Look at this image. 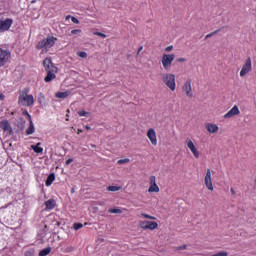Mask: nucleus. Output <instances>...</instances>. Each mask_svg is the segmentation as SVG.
<instances>
[{
	"mask_svg": "<svg viewBox=\"0 0 256 256\" xmlns=\"http://www.w3.org/2000/svg\"><path fill=\"white\" fill-rule=\"evenodd\" d=\"M56 42H57V38H55L53 36H48V37L40 40L38 42L36 48L38 50H41L42 53H47V51H49V49H51V47H53Z\"/></svg>",
	"mask_w": 256,
	"mask_h": 256,
	"instance_id": "obj_1",
	"label": "nucleus"
},
{
	"mask_svg": "<svg viewBox=\"0 0 256 256\" xmlns=\"http://www.w3.org/2000/svg\"><path fill=\"white\" fill-rule=\"evenodd\" d=\"M18 104L21 107H33L35 105V98L31 94H27V91H24L18 98Z\"/></svg>",
	"mask_w": 256,
	"mask_h": 256,
	"instance_id": "obj_2",
	"label": "nucleus"
},
{
	"mask_svg": "<svg viewBox=\"0 0 256 256\" xmlns=\"http://www.w3.org/2000/svg\"><path fill=\"white\" fill-rule=\"evenodd\" d=\"M162 81L169 90L175 91L177 89V83L175 82V74L165 73L161 75Z\"/></svg>",
	"mask_w": 256,
	"mask_h": 256,
	"instance_id": "obj_3",
	"label": "nucleus"
},
{
	"mask_svg": "<svg viewBox=\"0 0 256 256\" xmlns=\"http://www.w3.org/2000/svg\"><path fill=\"white\" fill-rule=\"evenodd\" d=\"M162 67L165 71H169L175 61V54H163L162 55Z\"/></svg>",
	"mask_w": 256,
	"mask_h": 256,
	"instance_id": "obj_4",
	"label": "nucleus"
},
{
	"mask_svg": "<svg viewBox=\"0 0 256 256\" xmlns=\"http://www.w3.org/2000/svg\"><path fill=\"white\" fill-rule=\"evenodd\" d=\"M253 69V63L251 62V58H247L242 69L240 71V77H245L248 73H251Z\"/></svg>",
	"mask_w": 256,
	"mask_h": 256,
	"instance_id": "obj_5",
	"label": "nucleus"
},
{
	"mask_svg": "<svg viewBox=\"0 0 256 256\" xmlns=\"http://www.w3.org/2000/svg\"><path fill=\"white\" fill-rule=\"evenodd\" d=\"M139 227L141 229H149L150 231H155L159 227V224L157 222L153 221H140Z\"/></svg>",
	"mask_w": 256,
	"mask_h": 256,
	"instance_id": "obj_6",
	"label": "nucleus"
},
{
	"mask_svg": "<svg viewBox=\"0 0 256 256\" xmlns=\"http://www.w3.org/2000/svg\"><path fill=\"white\" fill-rule=\"evenodd\" d=\"M204 183L208 191H213V178L211 177V169L206 170V175L204 177Z\"/></svg>",
	"mask_w": 256,
	"mask_h": 256,
	"instance_id": "obj_7",
	"label": "nucleus"
},
{
	"mask_svg": "<svg viewBox=\"0 0 256 256\" xmlns=\"http://www.w3.org/2000/svg\"><path fill=\"white\" fill-rule=\"evenodd\" d=\"M13 25V19L7 18L5 20H0V31L1 33H5V31H9L11 26Z\"/></svg>",
	"mask_w": 256,
	"mask_h": 256,
	"instance_id": "obj_8",
	"label": "nucleus"
},
{
	"mask_svg": "<svg viewBox=\"0 0 256 256\" xmlns=\"http://www.w3.org/2000/svg\"><path fill=\"white\" fill-rule=\"evenodd\" d=\"M11 58V54L4 49L0 48V67H3Z\"/></svg>",
	"mask_w": 256,
	"mask_h": 256,
	"instance_id": "obj_9",
	"label": "nucleus"
},
{
	"mask_svg": "<svg viewBox=\"0 0 256 256\" xmlns=\"http://www.w3.org/2000/svg\"><path fill=\"white\" fill-rule=\"evenodd\" d=\"M43 65L47 72L52 71L53 73H57V67L53 65V61L51 60V58H45L43 61Z\"/></svg>",
	"mask_w": 256,
	"mask_h": 256,
	"instance_id": "obj_10",
	"label": "nucleus"
},
{
	"mask_svg": "<svg viewBox=\"0 0 256 256\" xmlns=\"http://www.w3.org/2000/svg\"><path fill=\"white\" fill-rule=\"evenodd\" d=\"M185 143H186L188 149L194 155V157L196 159H199V151L197 150V147H195V144L192 142V140L187 138Z\"/></svg>",
	"mask_w": 256,
	"mask_h": 256,
	"instance_id": "obj_11",
	"label": "nucleus"
},
{
	"mask_svg": "<svg viewBox=\"0 0 256 256\" xmlns=\"http://www.w3.org/2000/svg\"><path fill=\"white\" fill-rule=\"evenodd\" d=\"M236 115H241V111L237 105L233 106L232 109L224 115V119H231L236 117Z\"/></svg>",
	"mask_w": 256,
	"mask_h": 256,
	"instance_id": "obj_12",
	"label": "nucleus"
},
{
	"mask_svg": "<svg viewBox=\"0 0 256 256\" xmlns=\"http://www.w3.org/2000/svg\"><path fill=\"white\" fill-rule=\"evenodd\" d=\"M147 137L152 145H157V132H155V129L150 128L147 132Z\"/></svg>",
	"mask_w": 256,
	"mask_h": 256,
	"instance_id": "obj_13",
	"label": "nucleus"
},
{
	"mask_svg": "<svg viewBox=\"0 0 256 256\" xmlns=\"http://www.w3.org/2000/svg\"><path fill=\"white\" fill-rule=\"evenodd\" d=\"M183 91L187 97H193V88L191 87V80H188L183 85Z\"/></svg>",
	"mask_w": 256,
	"mask_h": 256,
	"instance_id": "obj_14",
	"label": "nucleus"
},
{
	"mask_svg": "<svg viewBox=\"0 0 256 256\" xmlns=\"http://www.w3.org/2000/svg\"><path fill=\"white\" fill-rule=\"evenodd\" d=\"M0 128L8 132L10 135L13 133V128H11V124H9L8 120H2L0 122Z\"/></svg>",
	"mask_w": 256,
	"mask_h": 256,
	"instance_id": "obj_15",
	"label": "nucleus"
},
{
	"mask_svg": "<svg viewBox=\"0 0 256 256\" xmlns=\"http://www.w3.org/2000/svg\"><path fill=\"white\" fill-rule=\"evenodd\" d=\"M208 133H217L219 131V126L217 124H211V123H207L205 125Z\"/></svg>",
	"mask_w": 256,
	"mask_h": 256,
	"instance_id": "obj_16",
	"label": "nucleus"
},
{
	"mask_svg": "<svg viewBox=\"0 0 256 256\" xmlns=\"http://www.w3.org/2000/svg\"><path fill=\"white\" fill-rule=\"evenodd\" d=\"M57 72L48 71L47 76L44 78L45 83H51L53 79H55Z\"/></svg>",
	"mask_w": 256,
	"mask_h": 256,
	"instance_id": "obj_17",
	"label": "nucleus"
},
{
	"mask_svg": "<svg viewBox=\"0 0 256 256\" xmlns=\"http://www.w3.org/2000/svg\"><path fill=\"white\" fill-rule=\"evenodd\" d=\"M71 95L70 91H65V92H57L55 94L56 99H67L68 96Z\"/></svg>",
	"mask_w": 256,
	"mask_h": 256,
	"instance_id": "obj_18",
	"label": "nucleus"
},
{
	"mask_svg": "<svg viewBox=\"0 0 256 256\" xmlns=\"http://www.w3.org/2000/svg\"><path fill=\"white\" fill-rule=\"evenodd\" d=\"M53 181H55V173H51L45 182L46 187H51V185H53Z\"/></svg>",
	"mask_w": 256,
	"mask_h": 256,
	"instance_id": "obj_19",
	"label": "nucleus"
},
{
	"mask_svg": "<svg viewBox=\"0 0 256 256\" xmlns=\"http://www.w3.org/2000/svg\"><path fill=\"white\" fill-rule=\"evenodd\" d=\"M45 205H46V209L48 211H51V209H55L56 202H55V200L50 199V200L45 202Z\"/></svg>",
	"mask_w": 256,
	"mask_h": 256,
	"instance_id": "obj_20",
	"label": "nucleus"
},
{
	"mask_svg": "<svg viewBox=\"0 0 256 256\" xmlns=\"http://www.w3.org/2000/svg\"><path fill=\"white\" fill-rule=\"evenodd\" d=\"M31 149H33V151L35 153H43V148L41 147V142H38L36 145H31Z\"/></svg>",
	"mask_w": 256,
	"mask_h": 256,
	"instance_id": "obj_21",
	"label": "nucleus"
},
{
	"mask_svg": "<svg viewBox=\"0 0 256 256\" xmlns=\"http://www.w3.org/2000/svg\"><path fill=\"white\" fill-rule=\"evenodd\" d=\"M149 193H159V186L157 184H150Z\"/></svg>",
	"mask_w": 256,
	"mask_h": 256,
	"instance_id": "obj_22",
	"label": "nucleus"
},
{
	"mask_svg": "<svg viewBox=\"0 0 256 256\" xmlns=\"http://www.w3.org/2000/svg\"><path fill=\"white\" fill-rule=\"evenodd\" d=\"M35 133V125H33V120L30 122L29 128L26 130L27 135H33Z\"/></svg>",
	"mask_w": 256,
	"mask_h": 256,
	"instance_id": "obj_23",
	"label": "nucleus"
},
{
	"mask_svg": "<svg viewBox=\"0 0 256 256\" xmlns=\"http://www.w3.org/2000/svg\"><path fill=\"white\" fill-rule=\"evenodd\" d=\"M108 213H112L115 215H120L121 213H123V210L119 209V208H110L108 210Z\"/></svg>",
	"mask_w": 256,
	"mask_h": 256,
	"instance_id": "obj_24",
	"label": "nucleus"
},
{
	"mask_svg": "<svg viewBox=\"0 0 256 256\" xmlns=\"http://www.w3.org/2000/svg\"><path fill=\"white\" fill-rule=\"evenodd\" d=\"M51 253V248H45L39 252V256H47Z\"/></svg>",
	"mask_w": 256,
	"mask_h": 256,
	"instance_id": "obj_25",
	"label": "nucleus"
},
{
	"mask_svg": "<svg viewBox=\"0 0 256 256\" xmlns=\"http://www.w3.org/2000/svg\"><path fill=\"white\" fill-rule=\"evenodd\" d=\"M140 215H141V217H144V219H150L152 221H155V219H157V218H155V216H151V215L145 214V213H141Z\"/></svg>",
	"mask_w": 256,
	"mask_h": 256,
	"instance_id": "obj_26",
	"label": "nucleus"
},
{
	"mask_svg": "<svg viewBox=\"0 0 256 256\" xmlns=\"http://www.w3.org/2000/svg\"><path fill=\"white\" fill-rule=\"evenodd\" d=\"M22 115H24L25 117H27L29 123H31V121H33V120L31 119V114H29V112H28L27 110H23V111H22Z\"/></svg>",
	"mask_w": 256,
	"mask_h": 256,
	"instance_id": "obj_27",
	"label": "nucleus"
},
{
	"mask_svg": "<svg viewBox=\"0 0 256 256\" xmlns=\"http://www.w3.org/2000/svg\"><path fill=\"white\" fill-rule=\"evenodd\" d=\"M73 229L75 231H79V229H83V224L82 223H74Z\"/></svg>",
	"mask_w": 256,
	"mask_h": 256,
	"instance_id": "obj_28",
	"label": "nucleus"
},
{
	"mask_svg": "<svg viewBox=\"0 0 256 256\" xmlns=\"http://www.w3.org/2000/svg\"><path fill=\"white\" fill-rule=\"evenodd\" d=\"M78 115L80 117H89L90 114H89V112H87L85 110H81V111L78 112Z\"/></svg>",
	"mask_w": 256,
	"mask_h": 256,
	"instance_id": "obj_29",
	"label": "nucleus"
},
{
	"mask_svg": "<svg viewBox=\"0 0 256 256\" xmlns=\"http://www.w3.org/2000/svg\"><path fill=\"white\" fill-rule=\"evenodd\" d=\"M108 191H112V192L121 191V187H119V186H109Z\"/></svg>",
	"mask_w": 256,
	"mask_h": 256,
	"instance_id": "obj_30",
	"label": "nucleus"
},
{
	"mask_svg": "<svg viewBox=\"0 0 256 256\" xmlns=\"http://www.w3.org/2000/svg\"><path fill=\"white\" fill-rule=\"evenodd\" d=\"M38 102L41 103H45V95H43V93H39L38 95Z\"/></svg>",
	"mask_w": 256,
	"mask_h": 256,
	"instance_id": "obj_31",
	"label": "nucleus"
},
{
	"mask_svg": "<svg viewBox=\"0 0 256 256\" xmlns=\"http://www.w3.org/2000/svg\"><path fill=\"white\" fill-rule=\"evenodd\" d=\"M150 185H156L157 184V178L155 176L149 177Z\"/></svg>",
	"mask_w": 256,
	"mask_h": 256,
	"instance_id": "obj_32",
	"label": "nucleus"
},
{
	"mask_svg": "<svg viewBox=\"0 0 256 256\" xmlns=\"http://www.w3.org/2000/svg\"><path fill=\"white\" fill-rule=\"evenodd\" d=\"M129 158H125V159H120L118 160V165H124L125 163H129Z\"/></svg>",
	"mask_w": 256,
	"mask_h": 256,
	"instance_id": "obj_33",
	"label": "nucleus"
},
{
	"mask_svg": "<svg viewBox=\"0 0 256 256\" xmlns=\"http://www.w3.org/2000/svg\"><path fill=\"white\" fill-rule=\"evenodd\" d=\"M220 30H215L214 32L208 34L205 36V39H209L210 37H213L214 35H217V33H219Z\"/></svg>",
	"mask_w": 256,
	"mask_h": 256,
	"instance_id": "obj_34",
	"label": "nucleus"
},
{
	"mask_svg": "<svg viewBox=\"0 0 256 256\" xmlns=\"http://www.w3.org/2000/svg\"><path fill=\"white\" fill-rule=\"evenodd\" d=\"M77 55L82 59H87V52H78Z\"/></svg>",
	"mask_w": 256,
	"mask_h": 256,
	"instance_id": "obj_35",
	"label": "nucleus"
},
{
	"mask_svg": "<svg viewBox=\"0 0 256 256\" xmlns=\"http://www.w3.org/2000/svg\"><path fill=\"white\" fill-rule=\"evenodd\" d=\"M94 35H97L98 37H102L103 39L107 38V35L101 32H94Z\"/></svg>",
	"mask_w": 256,
	"mask_h": 256,
	"instance_id": "obj_36",
	"label": "nucleus"
},
{
	"mask_svg": "<svg viewBox=\"0 0 256 256\" xmlns=\"http://www.w3.org/2000/svg\"><path fill=\"white\" fill-rule=\"evenodd\" d=\"M71 34H72V35H79V34H81V30H80V29L72 30V31H71Z\"/></svg>",
	"mask_w": 256,
	"mask_h": 256,
	"instance_id": "obj_37",
	"label": "nucleus"
},
{
	"mask_svg": "<svg viewBox=\"0 0 256 256\" xmlns=\"http://www.w3.org/2000/svg\"><path fill=\"white\" fill-rule=\"evenodd\" d=\"M165 51H166V53H171V51H173V45L166 47Z\"/></svg>",
	"mask_w": 256,
	"mask_h": 256,
	"instance_id": "obj_38",
	"label": "nucleus"
},
{
	"mask_svg": "<svg viewBox=\"0 0 256 256\" xmlns=\"http://www.w3.org/2000/svg\"><path fill=\"white\" fill-rule=\"evenodd\" d=\"M71 21H72V23H75V25H79V19H77L75 17H71Z\"/></svg>",
	"mask_w": 256,
	"mask_h": 256,
	"instance_id": "obj_39",
	"label": "nucleus"
},
{
	"mask_svg": "<svg viewBox=\"0 0 256 256\" xmlns=\"http://www.w3.org/2000/svg\"><path fill=\"white\" fill-rule=\"evenodd\" d=\"M185 249H187V245H182L177 247V251H183Z\"/></svg>",
	"mask_w": 256,
	"mask_h": 256,
	"instance_id": "obj_40",
	"label": "nucleus"
},
{
	"mask_svg": "<svg viewBox=\"0 0 256 256\" xmlns=\"http://www.w3.org/2000/svg\"><path fill=\"white\" fill-rule=\"evenodd\" d=\"M177 61H178V63H185L186 59L185 58H178Z\"/></svg>",
	"mask_w": 256,
	"mask_h": 256,
	"instance_id": "obj_41",
	"label": "nucleus"
},
{
	"mask_svg": "<svg viewBox=\"0 0 256 256\" xmlns=\"http://www.w3.org/2000/svg\"><path fill=\"white\" fill-rule=\"evenodd\" d=\"M73 161L72 158H69L67 161H66V165H71V162Z\"/></svg>",
	"mask_w": 256,
	"mask_h": 256,
	"instance_id": "obj_42",
	"label": "nucleus"
},
{
	"mask_svg": "<svg viewBox=\"0 0 256 256\" xmlns=\"http://www.w3.org/2000/svg\"><path fill=\"white\" fill-rule=\"evenodd\" d=\"M70 251H73V248L70 247L66 249V253H70Z\"/></svg>",
	"mask_w": 256,
	"mask_h": 256,
	"instance_id": "obj_43",
	"label": "nucleus"
},
{
	"mask_svg": "<svg viewBox=\"0 0 256 256\" xmlns=\"http://www.w3.org/2000/svg\"><path fill=\"white\" fill-rule=\"evenodd\" d=\"M230 191H231L232 195H235V189L231 188Z\"/></svg>",
	"mask_w": 256,
	"mask_h": 256,
	"instance_id": "obj_44",
	"label": "nucleus"
},
{
	"mask_svg": "<svg viewBox=\"0 0 256 256\" xmlns=\"http://www.w3.org/2000/svg\"><path fill=\"white\" fill-rule=\"evenodd\" d=\"M141 51H143V46L139 48L138 53H141Z\"/></svg>",
	"mask_w": 256,
	"mask_h": 256,
	"instance_id": "obj_45",
	"label": "nucleus"
},
{
	"mask_svg": "<svg viewBox=\"0 0 256 256\" xmlns=\"http://www.w3.org/2000/svg\"><path fill=\"white\" fill-rule=\"evenodd\" d=\"M5 96L3 94H0V99L3 100Z\"/></svg>",
	"mask_w": 256,
	"mask_h": 256,
	"instance_id": "obj_46",
	"label": "nucleus"
},
{
	"mask_svg": "<svg viewBox=\"0 0 256 256\" xmlns=\"http://www.w3.org/2000/svg\"><path fill=\"white\" fill-rule=\"evenodd\" d=\"M85 129H87V131H90V127L89 126H85Z\"/></svg>",
	"mask_w": 256,
	"mask_h": 256,
	"instance_id": "obj_47",
	"label": "nucleus"
},
{
	"mask_svg": "<svg viewBox=\"0 0 256 256\" xmlns=\"http://www.w3.org/2000/svg\"><path fill=\"white\" fill-rule=\"evenodd\" d=\"M80 133H83V130L78 129V135H79Z\"/></svg>",
	"mask_w": 256,
	"mask_h": 256,
	"instance_id": "obj_48",
	"label": "nucleus"
},
{
	"mask_svg": "<svg viewBox=\"0 0 256 256\" xmlns=\"http://www.w3.org/2000/svg\"><path fill=\"white\" fill-rule=\"evenodd\" d=\"M70 18H71V16H67V17H66V19H70Z\"/></svg>",
	"mask_w": 256,
	"mask_h": 256,
	"instance_id": "obj_49",
	"label": "nucleus"
},
{
	"mask_svg": "<svg viewBox=\"0 0 256 256\" xmlns=\"http://www.w3.org/2000/svg\"><path fill=\"white\" fill-rule=\"evenodd\" d=\"M92 147H95V145H92Z\"/></svg>",
	"mask_w": 256,
	"mask_h": 256,
	"instance_id": "obj_50",
	"label": "nucleus"
}]
</instances>
